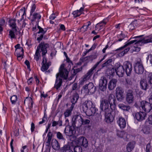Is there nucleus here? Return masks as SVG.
I'll use <instances>...</instances> for the list:
<instances>
[{"mask_svg":"<svg viewBox=\"0 0 152 152\" xmlns=\"http://www.w3.org/2000/svg\"><path fill=\"white\" fill-rule=\"evenodd\" d=\"M150 42H152V34L144 38H141L139 40L134 39L128 41L123 46L117 49L116 50H120V55L123 56L129 50L130 48H128L123 50V49L129 45L135 43L133 46L130 48L131 51L132 53H133L134 52H138L140 50V48L138 45V44L140 45L141 43L146 44Z\"/></svg>","mask_w":152,"mask_h":152,"instance_id":"obj_1","label":"nucleus"},{"mask_svg":"<svg viewBox=\"0 0 152 152\" xmlns=\"http://www.w3.org/2000/svg\"><path fill=\"white\" fill-rule=\"evenodd\" d=\"M115 66V72L117 75L119 77H122L124 73V70L127 76H129L132 71V65L129 61L125 62L122 66L120 65L119 63H116Z\"/></svg>","mask_w":152,"mask_h":152,"instance_id":"obj_2","label":"nucleus"},{"mask_svg":"<svg viewBox=\"0 0 152 152\" xmlns=\"http://www.w3.org/2000/svg\"><path fill=\"white\" fill-rule=\"evenodd\" d=\"M68 72L64 68V64L61 65L59 69V72L56 75V80L55 85V87L58 89L61 85L62 83V78L67 79L68 76Z\"/></svg>","mask_w":152,"mask_h":152,"instance_id":"obj_3","label":"nucleus"},{"mask_svg":"<svg viewBox=\"0 0 152 152\" xmlns=\"http://www.w3.org/2000/svg\"><path fill=\"white\" fill-rule=\"evenodd\" d=\"M99 62H98L91 69L89 70L88 72L85 75L81 78L80 80V84H83L84 83L89 80L93 73L94 70L97 67L99 64Z\"/></svg>","mask_w":152,"mask_h":152,"instance_id":"obj_4","label":"nucleus"},{"mask_svg":"<svg viewBox=\"0 0 152 152\" xmlns=\"http://www.w3.org/2000/svg\"><path fill=\"white\" fill-rule=\"evenodd\" d=\"M99 62H98L91 69L89 70L88 72L85 75L81 78L80 80V84H83L84 83L89 80L93 73L94 70L97 67L99 64Z\"/></svg>","mask_w":152,"mask_h":152,"instance_id":"obj_5","label":"nucleus"},{"mask_svg":"<svg viewBox=\"0 0 152 152\" xmlns=\"http://www.w3.org/2000/svg\"><path fill=\"white\" fill-rule=\"evenodd\" d=\"M94 85L92 83H90L84 86L81 90V92L85 95H87L90 93H93L95 91Z\"/></svg>","mask_w":152,"mask_h":152,"instance_id":"obj_6","label":"nucleus"},{"mask_svg":"<svg viewBox=\"0 0 152 152\" xmlns=\"http://www.w3.org/2000/svg\"><path fill=\"white\" fill-rule=\"evenodd\" d=\"M73 149L74 152H82L81 147L79 146H70L69 145H65L63 148V152H73L72 149Z\"/></svg>","mask_w":152,"mask_h":152,"instance_id":"obj_7","label":"nucleus"},{"mask_svg":"<svg viewBox=\"0 0 152 152\" xmlns=\"http://www.w3.org/2000/svg\"><path fill=\"white\" fill-rule=\"evenodd\" d=\"M19 44H18L15 46L16 48L15 53L17 56V59L19 61L21 60L23 58L24 50L22 47L20 46Z\"/></svg>","mask_w":152,"mask_h":152,"instance_id":"obj_8","label":"nucleus"},{"mask_svg":"<svg viewBox=\"0 0 152 152\" xmlns=\"http://www.w3.org/2000/svg\"><path fill=\"white\" fill-rule=\"evenodd\" d=\"M116 95L117 100L122 102L124 98V91L121 88L118 87L116 89Z\"/></svg>","mask_w":152,"mask_h":152,"instance_id":"obj_9","label":"nucleus"},{"mask_svg":"<svg viewBox=\"0 0 152 152\" xmlns=\"http://www.w3.org/2000/svg\"><path fill=\"white\" fill-rule=\"evenodd\" d=\"M152 104L150 102H147L145 101H142L141 102V106L142 109L146 112L149 113L152 109L151 105Z\"/></svg>","mask_w":152,"mask_h":152,"instance_id":"obj_10","label":"nucleus"},{"mask_svg":"<svg viewBox=\"0 0 152 152\" xmlns=\"http://www.w3.org/2000/svg\"><path fill=\"white\" fill-rule=\"evenodd\" d=\"M107 79L104 77H101L99 81V88L102 91H104L107 88Z\"/></svg>","mask_w":152,"mask_h":152,"instance_id":"obj_11","label":"nucleus"},{"mask_svg":"<svg viewBox=\"0 0 152 152\" xmlns=\"http://www.w3.org/2000/svg\"><path fill=\"white\" fill-rule=\"evenodd\" d=\"M64 132L66 135L71 136L75 133V128L74 126H66L64 130Z\"/></svg>","mask_w":152,"mask_h":152,"instance_id":"obj_12","label":"nucleus"},{"mask_svg":"<svg viewBox=\"0 0 152 152\" xmlns=\"http://www.w3.org/2000/svg\"><path fill=\"white\" fill-rule=\"evenodd\" d=\"M134 68L135 72L138 74H142L144 72V68L141 62H138L136 63Z\"/></svg>","mask_w":152,"mask_h":152,"instance_id":"obj_13","label":"nucleus"},{"mask_svg":"<svg viewBox=\"0 0 152 152\" xmlns=\"http://www.w3.org/2000/svg\"><path fill=\"white\" fill-rule=\"evenodd\" d=\"M76 142L78 145L83 146L85 148L87 147L88 145L87 139L83 136L79 137L77 139Z\"/></svg>","mask_w":152,"mask_h":152,"instance_id":"obj_14","label":"nucleus"},{"mask_svg":"<svg viewBox=\"0 0 152 152\" xmlns=\"http://www.w3.org/2000/svg\"><path fill=\"white\" fill-rule=\"evenodd\" d=\"M109 103L107 99L102 100L100 102V107L102 110L105 111V112H108L109 109Z\"/></svg>","mask_w":152,"mask_h":152,"instance_id":"obj_15","label":"nucleus"},{"mask_svg":"<svg viewBox=\"0 0 152 152\" xmlns=\"http://www.w3.org/2000/svg\"><path fill=\"white\" fill-rule=\"evenodd\" d=\"M72 121L73 122V125L75 124H77L78 126H80L82 125L83 118L80 115H74L73 117Z\"/></svg>","mask_w":152,"mask_h":152,"instance_id":"obj_16","label":"nucleus"},{"mask_svg":"<svg viewBox=\"0 0 152 152\" xmlns=\"http://www.w3.org/2000/svg\"><path fill=\"white\" fill-rule=\"evenodd\" d=\"M108 102H109L110 107L112 110H113L115 107V98L114 96L112 93L109 94L108 97Z\"/></svg>","mask_w":152,"mask_h":152,"instance_id":"obj_17","label":"nucleus"},{"mask_svg":"<svg viewBox=\"0 0 152 152\" xmlns=\"http://www.w3.org/2000/svg\"><path fill=\"white\" fill-rule=\"evenodd\" d=\"M134 97L133 94V91L129 90L126 93V101L129 104L132 103L134 101Z\"/></svg>","mask_w":152,"mask_h":152,"instance_id":"obj_18","label":"nucleus"},{"mask_svg":"<svg viewBox=\"0 0 152 152\" xmlns=\"http://www.w3.org/2000/svg\"><path fill=\"white\" fill-rule=\"evenodd\" d=\"M49 45L48 44L45 43L43 42H41L40 44L38 47V49L40 51L42 52V55H45L47 53V50L46 49L48 48Z\"/></svg>","mask_w":152,"mask_h":152,"instance_id":"obj_19","label":"nucleus"},{"mask_svg":"<svg viewBox=\"0 0 152 152\" xmlns=\"http://www.w3.org/2000/svg\"><path fill=\"white\" fill-rule=\"evenodd\" d=\"M117 122L121 129H123L126 126V121L124 118L122 117H119L116 119Z\"/></svg>","mask_w":152,"mask_h":152,"instance_id":"obj_20","label":"nucleus"},{"mask_svg":"<svg viewBox=\"0 0 152 152\" xmlns=\"http://www.w3.org/2000/svg\"><path fill=\"white\" fill-rule=\"evenodd\" d=\"M146 115L147 114L145 112H140L136 113L135 117L137 120L140 121L145 119Z\"/></svg>","mask_w":152,"mask_h":152,"instance_id":"obj_21","label":"nucleus"},{"mask_svg":"<svg viewBox=\"0 0 152 152\" xmlns=\"http://www.w3.org/2000/svg\"><path fill=\"white\" fill-rule=\"evenodd\" d=\"M93 105L91 101L90 100L86 101L82 104V108L84 112H86L88 108H90Z\"/></svg>","mask_w":152,"mask_h":152,"instance_id":"obj_22","label":"nucleus"},{"mask_svg":"<svg viewBox=\"0 0 152 152\" xmlns=\"http://www.w3.org/2000/svg\"><path fill=\"white\" fill-rule=\"evenodd\" d=\"M117 80L115 79H113L111 80L108 84V88L110 90H113L115 87L116 86V83Z\"/></svg>","mask_w":152,"mask_h":152,"instance_id":"obj_23","label":"nucleus"},{"mask_svg":"<svg viewBox=\"0 0 152 152\" xmlns=\"http://www.w3.org/2000/svg\"><path fill=\"white\" fill-rule=\"evenodd\" d=\"M114 119V117L111 115L110 113H108L107 114V113L106 112L105 118L106 122L107 123H110L113 121Z\"/></svg>","mask_w":152,"mask_h":152,"instance_id":"obj_24","label":"nucleus"},{"mask_svg":"<svg viewBox=\"0 0 152 152\" xmlns=\"http://www.w3.org/2000/svg\"><path fill=\"white\" fill-rule=\"evenodd\" d=\"M79 97V95L77 92L74 93L71 98V102L72 104H75L77 102Z\"/></svg>","mask_w":152,"mask_h":152,"instance_id":"obj_25","label":"nucleus"},{"mask_svg":"<svg viewBox=\"0 0 152 152\" xmlns=\"http://www.w3.org/2000/svg\"><path fill=\"white\" fill-rule=\"evenodd\" d=\"M52 145L53 148L55 150H58L60 148V145L58 142L55 139L52 140Z\"/></svg>","mask_w":152,"mask_h":152,"instance_id":"obj_26","label":"nucleus"},{"mask_svg":"<svg viewBox=\"0 0 152 152\" xmlns=\"http://www.w3.org/2000/svg\"><path fill=\"white\" fill-rule=\"evenodd\" d=\"M96 110L94 106L93 105L90 107V109L87 112L88 115L90 116L93 115L96 112Z\"/></svg>","mask_w":152,"mask_h":152,"instance_id":"obj_27","label":"nucleus"},{"mask_svg":"<svg viewBox=\"0 0 152 152\" xmlns=\"http://www.w3.org/2000/svg\"><path fill=\"white\" fill-rule=\"evenodd\" d=\"M84 7H81L79 10H77L73 12V14L75 17H77L80 16L82 14L83 11Z\"/></svg>","mask_w":152,"mask_h":152,"instance_id":"obj_28","label":"nucleus"},{"mask_svg":"<svg viewBox=\"0 0 152 152\" xmlns=\"http://www.w3.org/2000/svg\"><path fill=\"white\" fill-rule=\"evenodd\" d=\"M118 107L124 110L128 111L130 109V107L128 105H126L122 103H120L118 104Z\"/></svg>","mask_w":152,"mask_h":152,"instance_id":"obj_29","label":"nucleus"},{"mask_svg":"<svg viewBox=\"0 0 152 152\" xmlns=\"http://www.w3.org/2000/svg\"><path fill=\"white\" fill-rule=\"evenodd\" d=\"M140 84L141 88L144 90H146L147 89L148 85L146 81L144 79L141 80Z\"/></svg>","mask_w":152,"mask_h":152,"instance_id":"obj_30","label":"nucleus"},{"mask_svg":"<svg viewBox=\"0 0 152 152\" xmlns=\"http://www.w3.org/2000/svg\"><path fill=\"white\" fill-rule=\"evenodd\" d=\"M33 101L31 97H26L24 101V104L26 103L28 104L29 106H30V107H32L33 106Z\"/></svg>","mask_w":152,"mask_h":152,"instance_id":"obj_31","label":"nucleus"},{"mask_svg":"<svg viewBox=\"0 0 152 152\" xmlns=\"http://www.w3.org/2000/svg\"><path fill=\"white\" fill-rule=\"evenodd\" d=\"M134 147V143L133 142H130L128 143L126 147L127 151L128 152L131 151Z\"/></svg>","mask_w":152,"mask_h":152,"instance_id":"obj_32","label":"nucleus"},{"mask_svg":"<svg viewBox=\"0 0 152 152\" xmlns=\"http://www.w3.org/2000/svg\"><path fill=\"white\" fill-rule=\"evenodd\" d=\"M117 135L120 137L125 138L126 137L127 138H128V137L129 135L124 131H118Z\"/></svg>","mask_w":152,"mask_h":152,"instance_id":"obj_33","label":"nucleus"},{"mask_svg":"<svg viewBox=\"0 0 152 152\" xmlns=\"http://www.w3.org/2000/svg\"><path fill=\"white\" fill-rule=\"evenodd\" d=\"M95 56L93 55H90L86 56L83 58V61H86L87 62L92 61L93 60L95 59Z\"/></svg>","mask_w":152,"mask_h":152,"instance_id":"obj_34","label":"nucleus"},{"mask_svg":"<svg viewBox=\"0 0 152 152\" xmlns=\"http://www.w3.org/2000/svg\"><path fill=\"white\" fill-rule=\"evenodd\" d=\"M52 136V133L50 132H49L47 135L48 139L46 142L47 145L48 146H49L50 144Z\"/></svg>","mask_w":152,"mask_h":152,"instance_id":"obj_35","label":"nucleus"},{"mask_svg":"<svg viewBox=\"0 0 152 152\" xmlns=\"http://www.w3.org/2000/svg\"><path fill=\"white\" fill-rule=\"evenodd\" d=\"M141 131L145 134H149L150 131V128L149 126H144L141 130Z\"/></svg>","mask_w":152,"mask_h":152,"instance_id":"obj_36","label":"nucleus"},{"mask_svg":"<svg viewBox=\"0 0 152 152\" xmlns=\"http://www.w3.org/2000/svg\"><path fill=\"white\" fill-rule=\"evenodd\" d=\"M50 65V63H48L46 64H42L41 68V70L43 72L46 71L48 69Z\"/></svg>","mask_w":152,"mask_h":152,"instance_id":"obj_37","label":"nucleus"},{"mask_svg":"<svg viewBox=\"0 0 152 152\" xmlns=\"http://www.w3.org/2000/svg\"><path fill=\"white\" fill-rule=\"evenodd\" d=\"M15 21L14 19L10 20L9 22V24L12 29H16V24Z\"/></svg>","mask_w":152,"mask_h":152,"instance_id":"obj_38","label":"nucleus"},{"mask_svg":"<svg viewBox=\"0 0 152 152\" xmlns=\"http://www.w3.org/2000/svg\"><path fill=\"white\" fill-rule=\"evenodd\" d=\"M17 31L16 29H12L11 30L9 31V35L11 38L13 39L15 38V33Z\"/></svg>","mask_w":152,"mask_h":152,"instance_id":"obj_39","label":"nucleus"},{"mask_svg":"<svg viewBox=\"0 0 152 152\" xmlns=\"http://www.w3.org/2000/svg\"><path fill=\"white\" fill-rule=\"evenodd\" d=\"M32 18L33 20H34L36 19L39 20L41 18V16L39 13H34L32 15Z\"/></svg>","mask_w":152,"mask_h":152,"instance_id":"obj_40","label":"nucleus"},{"mask_svg":"<svg viewBox=\"0 0 152 152\" xmlns=\"http://www.w3.org/2000/svg\"><path fill=\"white\" fill-rule=\"evenodd\" d=\"M125 37V35L122 32L121 34L118 35L117 37L118 39L116 41V42H120Z\"/></svg>","mask_w":152,"mask_h":152,"instance_id":"obj_41","label":"nucleus"},{"mask_svg":"<svg viewBox=\"0 0 152 152\" xmlns=\"http://www.w3.org/2000/svg\"><path fill=\"white\" fill-rule=\"evenodd\" d=\"M17 96L14 95L12 96L10 98V100L12 103L13 104H15L17 100Z\"/></svg>","mask_w":152,"mask_h":152,"instance_id":"obj_42","label":"nucleus"},{"mask_svg":"<svg viewBox=\"0 0 152 152\" xmlns=\"http://www.w3.org/2000/svg\"><path fill=\"white\" fill-rule=\"evenodd\" d=\"M39 52L40 51L39 50L38 48H37L34 56V59L37 61L38 60L39 57H40Z\"/></svg>","mask_w":152,"mask_h":152,"instance_id":"obj_43","label":"nucleus"},{"mask_svg":"<svg viewBox=\"0 0 152 152\" xmlns=\"http://www.w3.org/2000/svg\"><path fill=\"white\" fill-rule=\"evenodd\" d=\"M72 111L71 110L67 109L64 112V114L65 118L69 117L71 114Z\"/></svg>","mask_w":152,"mask_h":152,"instance_id":"obj_44","label":"nucleus"},{"mask_svg":"<svg viewBox=\"0 0 152 152\" xmlns=\"http://www.w3.org/2000/svg\"><path fill=\"white\" fill-rule=\"evenodd\" d=\"M37 27L39 29V31L38 32V33L39 34L41 33L42 34H44L47 31V30L46 29H43L42 28L39 26H38Z\"/></svg>","mask_w":152,"mask_h":152,"instance_id":"obj_45","label":"nucleus"},{"mask_svg":"<svg viewBox=\"0 0 152 152\" xmlns=\"http://www.w3.org/2000/svg\"><path fill=\"white\" fill-rule=\"evenodd\" d=\"M103 26V25L101 24V23H99L97 24L95 26L96 30L98 31H99L102 28V27Z\"/></svg>","mask_w":152,"mask_h":152,"instance_id":"obj_46","label":"nucleus"},{"mask_svg":"<svg viewBox=\"0 0 152 152\" xmlns=\"http://www.w3.org/2000/svg\"><path fill=\"white\" fill-rule=\"evenodd\" d=\"M87 23L88 24L87 25H83L80 28V30H82V28H84V27H86V28H85V30H83V32L85 31L88 30V26L90 25L91 24L90 21H88Z\"/></svg>","mask_w":152,"mask_h":152,"instance_id":"obj_47","label":"nucleus"},{"mask_svg":"<svg viewBox=\"0 0 152 152\" xmlns=\"http://www.w3.org/2000/svg\"><path fill=\"white\" fill-rule=\"evenodd\" d=\"M36 6L34 4H32L30 12L31 15H32V13L34 12L36 8Z\"/></svg>","mask_w":152,"mask_h":152,"instance_id":"obj_48","label":"nucleus"},{"mask_svg":"<svg viewBox=\"0 0 152 152\" xmlns=\"http://www.w3.org/2000/svg\"><path fill=\"white\" fill-rule=\"evenodd\" d=\"M148 80L150 84H152V73H150L148 77Z\"/></svg>","mask_w":152,"mask_h":152,"instance_id":"obj_49","label":"nucleus"},{"mask_svg":"<svg viewBox=\"0 0 152 152\" xmlns=\"http://www.w3.org/2000/svg\"><path fill=\"white\" fill-rule=\"evenodd\" d=\"M112 59H109L106 62L103 64V66L104 67L105 66L108 65L110 63L112 62Z\"/></svg>","mask_w":152,"mask_h":152,"instance_id":"obj_50","label":"nucleus"},{"mask_svg":"<svg viewBox=\"0 0 152 152\" xmlns=\"http://www.w3.org/2000/svg\"><path fill=\"white\" fill-rule=\"evenodd\" d=\"M57 137L59 139H63L62 134L59 132H58L57 133Z\"/></svg>","mask_w":152,"mask_h":152,"instance_id":"obj_51","label":"nucleus"},{"mask_svg":"<svg viewBox=\"0 0 152 152\" xmlns=\"http://www.w3.org/2000/svg\"><path fill=\"white\" fill-rule=\"evenodd\" d=\"M151 146L150 144H148L146 146L145 151L146 152H150Z\"/></svg>","mask_w":152,"mask_h":152,"instance_id":"obj_52","label":"nucleus"},{"mask_svg":"<svg viewBox=\"0 0 152 152\" xmlns=\"http://www.w3.org/2000/svg\"><path fill=\"white\" fill-rule=\"evenodd\" d=\"M83 123L82 124L86 125V124H89L90 122V121L88 119H86L84 120H83Z\"/></svg>","mask_w":152,"mask_h":152,"instance_id":"obj_53","label":"nucleus"},{"mask_svg":"<svg viewBox=\"0 0 152 152\" xmlns=\"http://www.w3.org/2000/svg\"><path fill=\"white\" fill-rule=\"evenodd\" d=\"M148 122L149 124H152V114L149 116L148 119Z\"/></svg>","mask_w":152,"mask_h":152,"instance_id":"obj_54","label":"nucleus"},{"mask_svg":"<svg viewBox=\"0 0 152 152\" xmlns=\"http://www.w3.org/2000/svg\"><path fill=\"white\" fill-rule=\"evenodd\" d=\"M129 28L130 31H132V30L134 29V26L133 23H131L129 26Z\"/></svg>","mask_w":152,"mask_h":152,"instance_id":"obj_55","label":"nucleus"},{"mask_svg":"<svg viewBox=\"0 0 152 152\" xmlns=\"http://www.w3.org/2000/svg\"><path fill=\"white\" fill-rule=\"evenodd\" d=\"M96 44H94L90 49L88 50L89 52L91 50L94 49L96 48Z\"/></svg>","mask_w":152,"mask_h":152,"instance_id":"obj_56","label":"nucleus"},{"mask_svg":"<svg viewBox=\"0 0 152 152\" xmlns=\"http://www.w3.org/2000/svg\"><path fill=\"white\" fill-rule=\"evenodd\" d=\"M110 71L111 72H110V75H113L115 72V69H114V68H112L111 69Z\"/></svg>","mask_w":152,"mask_h":152,"instance_id":"obj_57","label":"nucleus"},{"mask_svg":"<svg viewBox=\"0 0 152 152\" xmlns=\"http://www.w3.org/2000/svg\"><path fill=\"white\" fill-rule=\"evenodd\" d=\"M77 87V84L76 83H74L72 86V88L73 90H75Z\"/></svg>","mask_w":152,"mask_h":152,"instance_id":"obj_58","label":"nucleus"},{"mask_svg":"<svg viewBox=\"0 0 152 152\" xmlns=\"http://www.w3.org/2000/svg\"><path fill=\"white\" fill-rule=\"evenodd\" d=\"M108 21V19L107 18L103 20L100 23H101V24L103 25V26L105 25L106 23Z\"/></svg>","mask_w":152,"mask_h":152,"instance_id":"obj_59","label":"nucleus"},{"mask_svg":"<svg viewBox=\"0 0 152 152\" xmlns=\"http://www.w3.org/2000/svg\"><path fill=\"white\" fill-rule=\"evenodd\" d=\"M60 29L61 30L64 31L65 30V27L63 24H60L59 25Z\"/></svg>","mask_w":152,"mask_h":152,"instance_id":"obj_60","label":"nucleus"},{"mask_svg":"<svg viewBox=\"0 0 152 152\" xmlns=\"http://www.w3.org/2000/svg\"><path fill=\"white\" fill-rule=\"evenodd\" d=\"M34 128H35L34 124L33 123H32L31 124V131L32 132H33L34 131Z\"/></svg>","mask_w":152,"mask_h":152,"instance_id":"obj_61","label":"nucleus"},{"mask_svg":"<svg viewBox=\"0 0 152 152\" xmlns=\"http://www.w3.org/2000/svg\"><path fill=\"white\" fill-rule=\"evenodd\" d=\"M56 18V16L54 14H52L50 17V20H54Z\"/></svg>","mask_w":152,"mask_h":152,"instance_id":"obj_62","label":"nucleus"},{"mask_svg":"<svg viewBox=\"0 0 152 152\" xmlns=\"http://www.w3.org/2000/svg\"><path fill=\"white\" fill-rule=\"evenodd\" d=\"M25 13V11L23 9H21L20 10L19 12V14L20 15V14H21L23 13L22 16Z\"/></svg>","mask_w":152,"mask_h":152,"instance_id":"obj_63","label":"nucleus"},{"mask_svg":"<svg viewBox=\"0 0 152 152\" xmlns=\"http://www.w3.org/2000/svg\"><path fill=\"white\" fill-rule=\"evenodd\" d=\"M27 150V146L26 145L24 146H23L21 149V152H24V150Z\"/></svg>","mask_w":152,"mask_h":152,"instance_id":"obj_64","label":"nucleus"}]
</instances>
